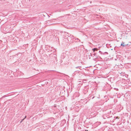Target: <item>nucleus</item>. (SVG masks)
Returning <instances> with one entry per match:
<instances>
[{
	"instance_id": "1",
	"label": "nucleus",
	"mask_w": 131,
	"mask_h": 131,
	"mask_svg": "<svg viewBox=\"0 0 131 131\" xmlns=\"http://www.w3.org/2000/svg\"><path fill=\"white\" fill-rule=\"evenodd\" d=\"M121 46L124 47L125 46L124 45V43L123 42V43H122L121 45Z\"/></svg>"
},
{
	"instance_id": "2",
	"label": "nucleus",
	"mask_w": 131,
	"mask_h": 131,
	"mask_svg": "<svg viewBox=\"0 0 131 131\" xmlns=\"http://www.w3.org/2000/svg\"><path fill=\"white\" fill-rule=\"evenodd\" d=\"M97 50V49L96 48H95L92 49V50H93V52L95 51V50Z\"/></svg>"
},
{
	"instance_id": "3",
	"label": "nucleus",
	"mask_w": 131,
	"mask_h": 131,
	"mask_svg": "<svg viewBox=\"0 0 131 131\" xmlns=\"http://www.w3.org/2000/svg\"><path fill=\"white\" fill-rule=\"evenodd\" d=\"M24 119H23L22 120V121H21V122H21H21H22V121H23L24 120Z\"/></svg>"
},
{
	"instance_id": "4",
	"label": "nucleus",
	"mask_w": 131,
	"mask_h": 131,
	"mask_svg": "<svg viewBox=\"0 0 131 131\" xmlns=\"http://www.w3.org/2000/svg\"><path fill=\"white\" fill-rule=\"evenodd\" d=\"M26 116H25L24 119H25V118H26Z\"/></svg>"
},
{
	"instance_id": "5",
	"label": "nucleus",
	"mask_w": 131,
	"mask_h": 131,
	"mask_svg": "<svg viewBox=\"0 0 131 131\" xmlns=\"http://www.w3.org/2000/svg\"><path fill=\"white\" fill-rule=\"evenodd\" d=\"M48 82H47V83H46V84H47L48 83Z\"/></svg>"
}]
</instances>
